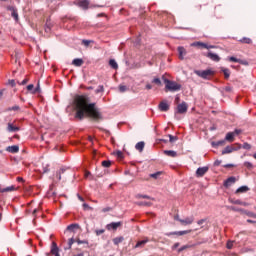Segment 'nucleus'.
<instances>
[{
  "label": "nucleus",
  "mask_w": 256,
  "mask_h": 256,
  "mask_svg": "<svg viewBox=\"0 0 256 256\" xmlns=\"http://www.w3.org/2000/svg\"><path fill=\"white\" fill-rule=\"evenodd\" d=\"M34 87L35 86L33 84H30L27 86V89H28V91H33Z\"/></svg>",
  "instance_id": "nucleus-58"
},
{
  "label": "nucleus",
  "mask_w": 256,
  "mask_h": 256,
  "mask_svg": "<svg viewBox=\"0 0 256 256\" xmlns=\"http://www.w3.org/2000/svg\"><path fill=\"white\" fill-rule=\"evenodd\" d=\"M206 57H208V59H211V61H215L216 63H219L221 61V57L213 52H208L206 54Z\"/></svg>",
  "instance_id": "nucleus-5"
},
{
  "label": "nucleus",
  "mask_w": 256,
  "mask_h": 256,
  "mask_svg": "<svg viewBox=\"0 0 256 256\" xmlns=\"http://www.w3.org/2000/svg\"><path fill=\"white\" fill-rule=\"evenodd\" d=\"M236 182L237 178L231 176L224 181V187H226V189H229V187H231V185H235Z\"/></svg>",
  "instance_id": "nucleus-4"
},
{
  "label": "nucleus",
  "mask_w": 256,
  "mask_h": 256,
  "mask_svg": "<svg viewBox=\"0 0 256 256\" xmlns=\"http://www.w3.org/2000/svg\"><path fill=\"white\" fill-rule=\"evenodd\" d=\"M179 59L183 61L185 59V55H187V50L183 46L178 47Z\"/></svg>",
  "instance_id": "nucleus-12"
},
{
  "label": "nucleus",
  "mask_w": 256,
  "mask_h": 256,
  "mask_svg": "<svg viewBox=\"0 0 256 256\" xmlns=\"http://www.w3.org/2000/svg\"><path fill=\"white\" fill-rule=\"evenodd\" d=\"M121 225H122L121 222H112L107 225V229H108V231H111V229L113 231H117V229H119V227H121Z\"/></svg>",
  "instance_id": "nucleus-9"
},
{
  "label": "nucleus",
  "mask_w": 256,
  "mask_h": 256,
  "mask_svg": "<svg viewBox=\"0 0 256 256\" xmlns=\"http://www.w3.org/2000/svg\"><path fill=\"white\" fill-rule=\"evenodd\" d=\"M6 151H8V153H19V146L17 145L8 146L6 148Z\"/></svg>",
  "instance_id": "nucleus-18"
},
{
  "label": "nucleus",
  "mask_w": 256,
  "mask_h": 256,
  "mask_svg": "<svg viewBox=\"0 0 256 256\" xmlns=\"http://www.w3.org/2000/svg\"><path fill=\"white\" fill-rule=\"evenodd\" d=\"M246 215H248V217H256L253 212H246Z\"/></svg>",
  "instance_id": "nucleus-60"
},
{
  "label": "nucleus",
  "mask_w": 256,
  "mask_h": 256,
  "mask_svg": "<svg viewBox=\"0 0 256 256\" xmlns=\"http://www.w3.org/2000/svg\"><path fill=\"white\" fill-rule=\"evenodd\" d=\"M107 211H111V207L103 208L104 213H107Z\"/></svg>",
  "instance_id": "nucleus-64"
},
{
  "label": "nucleus",
  "mask_w": 256,
  "mask_h": 256,
  "mask_svg": "<svg viewBox=\"0 0 256 256\" xmlns=\"http://www.w3.org/2000/svg\"><path fill=\"white\" fill-rule=\"evenodd\" d=\"M206 49H217L215 45H207Z\"/></svg>",
  "instance_id": "nucleus-62"
},
{
  "label": "nucleus",
  "mask_w": 256,
  "mask_h": 256,
  "mask_svg": "<svg viewBox=\"0 0 256 256\" xmlns=\"http://www.w3.org/2000/svg\"><path fill=\"white\" fill-rule=\"evenodd\" d=\"M160 111L167 112L169 111V104L166 101H162L159 104Z\"/></svg>",
  "instance_id": "nucleus-15"
},
{
  "label": "nucleus",
  "mask_w": 256,
  "mask_h": 256,
  "mask_svg": "<svg viewBox=\"0 0 256 256\" xmlns=\"http://www.w3.org/2000/svg\"><path fill=\"white\" fill-rule=\"evenodd\" d=\"M232 133H234V137H235L236 135H241V133H243V130L235 129Z\"/></svg>",
  "instance_id": "nucleus-47"
},
{
  "label": "nucleus",
  "mask_w": 256,
  "mask_h": 256,
  "mask_svg": "<svg viewBox=\"0 0 256 256\" xmlns=\"http://www.w3.org/2000/svg\"><path fill=\"white\" fill-rule=\"evenodd\" d=\"M192 230H184V231H176V232H169L166 233L167 237H171V235H178L179 237L183 235H188V233H191Z\"/></svg>",
  "instance_id": "nucleus-6"
},
{
  "label": "nucleus",
  "mask_w": 256,
  "mask_h": 256,
  "mask_svg": "<svg viewBox=\"0 0 256 256\" xmlns=\"http://www.w3.org/2000/svg\"><path fill=\"white\" fill-rule=\"evenodd\" d=\"M240 43H245L246 45H251V43H253V40H251V38L244 37V38L240 39Z\"/></svg>",
  "instance_id": "nucleus-31"
},
{
  "label": "nucleus",
  "mask_w": 256,
  "mask_h": 256,
  "mask_svg": "<svg viewBox=\"0 0 256 256\" xmlns=\"http://www.w3.org/2000/svg\"><path fill=\"white\" fill-rule=\"evenodd\" d=\"M73 243H75V239L70 238V239L68 240V247L65 248V249H71V247H73Z\"/></svg>",
  "instance_id": "nucleus-40"
},
{
  "label": "nucleus",
  "mask_w": 256,
  "mask_h": 256,
  "mask_svg": "<svg viewBox=\"0 0 256 256\" xmlns=\"http://www.w3.org/2000/svg\"><path fill=\"white\" fill-rule=\"evenodd\" d=\"M67 169L68 168L62 167L56 172V179H58V181H61L62 175H65V173H67Z\"/></svg>",
  "instance_id": "nucleus-13"
},
{
  "label": "nucleus",
  "mask_w": 256,
  "mask_h": 256,
  "mask_svg": "<svg viewBox=\"0 0 256 256\" xmlns=\"http://www.w3.org/2000/svg\"><path fill=\"white\" fill-rule=\"evenodd\" d=\"M83 208H84V209H92V208H91L88 204H86V203L83 204Z\"/></svg>",
  "instance_id": "nucleus-63"
},
{
  "label": "nucleus",
  "mask_w": 256,
  "mask_h": 256,
  "mask_svg": "<svg viewBox=\"0 0 256 256\" xmlns=\"http://www.w3.org/2000/svg\"><path fill=\"white\" fill-rule=\"evenodd\" d=\"M164 83L166 93H168V91H170L171 93H175V91H181V84L175 81L164 78Z\"/></svg>",
  "instance_id": "nucleus-2"
},
{
  "label": "nucleus",
  "mask_w": 256,
  "mask_h": 256,
  "mask_svg": "<svg viewBox=\"0 0 256 256\" xmlns=\"http://www.w3.org/2000/svg\"><path fill=\"white\" fill-rule=\"evenodd\" d=\"M225 141H228L229 143H233V141H235V133L228 132L225 136Z\"/></svg>",
  "instance_id": "nucleus-17"
},
{
  "label": "nucleus",
  "mask_w": 256,
  "mask_h": 256,
  "mask_svg": "<svg viewBox=\"0 0 256 256\" xmlns=\"http://www.w3.org/2000/svg\"><path fill=\"white\" fill-rule=\"evenodd\" d=\"M116 156L118 157V159H123V152H121V151H117L116 152Z\"/></svg>",
  "instance_id": "nucleus-53"
},
{
  "label": "nucleus",
  "mask_w": 256,
  "mask_h": 256,
  "mask_svg": "<svg viewBox=\"0 0 256 256\" xmlns=\"http://www.w3.org/2000/svg\"><path fill=\"white\" fill-rule=\"evenodd\" d=\"M193 221H195V218L192 217H187L185 219L180 220L181 225H191L193 224Z\"/></svg>",
  "instance_id": "nucleus-14"
},
{
  "label": "nucleus",
  "mask_w": 256,
  "mask_h": 256,
  "mask_svg": "<svg viewBox=\"0 0 256 256\" xmlns=\"http://www.w3.org/2000/svg\"><path fill=\"white\" fill-rule=\"evenodd\" d=\"M135 149L137 151H139L140 153L143 152V149H145V142L141 141V142H138L136 145H135Z\"/></svg>",
  "instance_id": "nucleus-21"
},
{
  "label": "nucleus",
  "mask_w": 256,
  "mask_h": 256,
  "mask_svg": "<svg viewBox=\"0 0 256 256\" xmlns=\"http://www.w3.org/2000/svg\"><path fill=\"white\" fill-rule=\"evenodd\" d=\"M227 249H233V241L227 242Z\"/></svg>",
  "instance_id": "nucleus-55"
},
{
  "label": "nucleus",
  "mask_w": 256,
  "mask_h": 256,
  "mask_svg": "<svg viewBox=\"0 0 256 256\" xmlns=\"http://www.w3.org/2000/svg\"><path fill=\"white\" fill-rule=\"evenodd\" d=\"M19 85H27V83H29V79L25 78L22 82H17Z\"/></svg>",
  "instance_id": "nucleus-50"
},
{
  "label": "nucleus",
  "mask_w": 256,
  "mask_h": 256,
  "mask_svg": "<svg viewBox=\"0 0 256 256\" xmlns=\"http://www.w3.org/2000/svg\"><path fill=\"white\" fill-rule=\"evenodd\" d=\"M95 233H96L97 236L103 235V233H105V229L96 230Z\"/></svg>",
  "instance_id": "nucleus-49"
},
{
  "label": "nucleus",
  "mask_w": 256,
  "mask_h": 256,
  "mask_svg": "<svg viewBox=\"0 0 256 256\" xmlns=\"http://www.w3.org/2000/svg\"><path fill=\"white\" fill-rule=\"evenodd\" d=\"M207 171H209V167L207 166L198 168L196 170V177H203Z\"/></svg>",
  "instance_id": "nucleus-7"
},
{
  "label": "nucleus",
  "mask_w": 256,
  "mask_h": 256,
  "mask_svg": "<svg viewBox=\"0 0 256 256\" xmlns=\"http://www.w3.org/2000/svg\"><path fill=\"white\" fill-rule=\"evenodd\" d=\"M83 63V59L81 58H76L72 61V65H74V67H81Z\"/></svg>",
  "instance_id": "nucleus-20"
},
{
  "label": "nucleus",
  "mask_w": 256,
  "mask_h": 256,
  "mask_svg": "<svg viewBox=\"0 0 256 256\" xmlns=\"http://www.w3.org/2000/svg\"><path fill=\"white\" fill-rule=\"evenodd\" d=\"M19 109H20V107L18 105H15V106L9 108L8 110L9 111H19Z\"/></svg>",
  "instance_id": "nucleus-52"
},
{
  "label": "nucleus",
  "mask_w": 256,
  "mask_h": 256,
  "mask_svg": "<svg viewBox=\"0 0 256 256\" xmlns=\"http://www.w3.org/2000/svg\"><path fill=\"white\" fill-rule=\"evenodd\" d=\"M242 149H246V151H251V144L245 142V143L242 145Z\"/></svg>",
  "instance_id": "nucleus-39"
},
{
  "label": "nucleus",
  "mask_w": 256,
  "mask_h": 256,
  "mask_svg": "<svg viewBox=\"0 0 256 256\" xmlns=\"http://www.w3.org/2000/svg\"><path fill=\"white\" fill-rule=\"evenodd\" d=\"M51 253H52V255L60 256L59 255V247H57V243H55V242L52 243Z\"/></svg>",
  "instance_id": "nucleus-19"
},
{
  "label": "nucleus",
  "mask_w": 256,
  "mask_h": 256,
  "mask_svg": "<svg viewBox=\"0 0 256 256\" xmlns=\"http://www.w3.org/2000/svg\"><path fill=\"white\" fill-rule=\"evenodd\" d=\"M164 155H167V157H177V152L174 150H164Z\"/></svg>",
  "instance_id": "nucleus-24"
},
{
  "label": "nucleus",
  "mask_w": 256,
  "mask_h": 256,
  "mask_svg": "<svg viewBox=\"0 0 256 256\" xmlns=\"http://www.w3.org/2000/svg\"><path fill=\"white\" fill-rule=\"evenodd\" d=\"M161 174L162 172H156V173L150 174V177L152 179H159V177H161Z\"/></svg>",
  "instance_id": "nucleus-38"
},
{
  "label": "nucleus",
  "mask_w": 256,
  "mask_h": 256,
  "mask_svg": "<svg viewBox=\"0 0 256 256\" xmlns=\"http://www.w3.org/2000/svg\"><path fill=\"white\" fill-rule=\"evenodd\" d=\"M236 151H239V149H241L243 147V145L239 144V143H236Z\"/></svg>",
  "instance_id": "nucleus-59"
},
{
  "label": "nucleus",
  "mask_w": 256,
  "mask_h": 256,
  "mask_svg": "<svg viewBox=\"0 0 256 256\" xmlns=\"http://www.w3.org/2000/svg\"><path fill=\"white\" fill-rule=\"evenodd\" d=\"M119 91H120V93H125V91H127V86H125V85H120V86H119Z\"/></svg>",
  "instance_id": "nucleus-45"
},
{
  "label": "nucleus",
  "mask_w": 256,
  "mask_h": 256,
  "mask_svg": "<svg viewBox=\"0 0 256 256\" xmlns=\"http://www.w3.org/2000/svg\"><path fill=\"white\" fill-rule=\"evenodd\" d=\"M79 224H70L69 226H67L66 230L67 231H75V229H79Z\"/></svg>",
  "instance_id": "nucleus-30"
},
{
  "label": "nucleus",
  "mask_w": 256,
  "mask_h": 256,
  "mask_svg": "<svg viewBox=\"0 0 256 256\" xmlns=\"http://www.w3.org/2000/svg\"><path fill=\"white\" fill-rule=\"evenodd\" d=\"M244 167H246V169H253V163H251V162H244Z\"/></svg>",
  "instance_id": "nucleus-43"
},
{
  "label": "nucleus",
  "mask_w": 256,
  "mask_h": 256,
  "mask_svg": "<svg viewBox=\"0 0 256 256\" xmlns=\"http://www.w3.org/2000/svg\"><path fill=\"white\" fill-rule=\"evenodd\" d=\"M7 129L10 133H15V132L19 131V127L13 126V124H11V123H8Z\"/></svg>",
  "instance_id": "nucleus-25"
},
{
  "label": "nucleus",
  "mask_w": 256,
  "mask_h": 256,
  "mask_svg": "<svg viewBox=\"0 0 256 256\" xmlns=\"http://www.w3.org/2000/svg\"><path fill=\"white\" fill-rule=\"evenodd\" d=\"M74 106L76 109L75 118L83 121L86 117H90L94 121H103V114L95 107V103L89 104V99L83 95H77L74 98Z\"/></svg>",
  "instance_id": "nucleus-1"
},
{
  "label": "nucleus",
  "mask_w": 256,
  "mask_h": 256,
  "mask_svg": "<svg viewBox=\"0 0 256 256\" xmlns=\"http://www.w3.org/2000/svg\"><path fill=\"white\" fill-rule=\"evenodd\" d=\"M11 191H15V186H8L6 188L0 189L1 193H11Z\"/></svg>",
  "instance_id": "nucleus-27"
},
{
  "label": "nucleus",
  "mask_w": 256,
  "mask_h": 256,
  "mask_svg": "<svg viewBox=\"0 0 256 256\" xmlns=\"http://www.w3.org/2000/svg\"><path fill=\"white\" fill-rule=\"evenodd\" d=\"M82 43L85 45V47H89V45H91V43H93L92 40H82Z\"/></svg>",
  "instance_id": "nucleus-46"
},
{
  "label": "nucleus",
  "mask_w": 256,
  "mask_h": 256,
  "mask_svg": "<svg viewBox=\"0 0 256 256\" xmlns=\"http://www.w3.org/2000/svg\"><path fill=\"white\" fill-rule=\"evenodd\" d=\"M230 203H232V205H241L242 201L241 200H233V199H229Z\"/></svg>",
  "instance_id": "nucleus-41"
},
{
  "label": "nucleus",
  "mask_w": 256,
  "mask_h": 256,
  "mask_svg": "<svg viewBox=\"0 0 256 256\" xmlns=\"http://www.w3.org/2000/svg\"><path fill=\"white\" fill-rule=\"evenodd\" d=\"M152 83H155L156 85H161V79L159 78H154Z\"/></svg>",
  "instance_id": "nucleus-51"
},
{
  "label": "nucleus",
  "mask_w": 256,
  "mask_h": 256,
  "mask_svg": "<svg viewBox=\"0 0 256 256\" xmlns=\"http://www.w3.org/2000/svg\"><path fill=\"white\" fill-rule=\"evenodd\" d=\"M139 207H151L153 205L151 202H137Z\"/></svg>",
  "instance_id": "nucleus-33"
},
{
  "label": "nucleus",
  "mask_w": 256,
  "mask_h": 256,
  "mask_svg": "<svg viewBox=\"0 0 256 256\" xmlns=\"http://www.w3.org/2000/svg\"><path fill=\"white\" fill-rule=\"evenodd\" d=\"M191 47H201L202 49H206L207 44L204 42H193Z\"/></svg>",
  "instance_id": "nucleus-22"
},
{
  "label": "nucleus",
  "mask_w": 256,
  "mask_h": 256,
  "mask_svg": "<svg viewBox=\"0 0 256 256\" xmlns=\"http://www.w3.org/2000/svg\"><path fill=\"white\" fill-rule=\"evenodd\" d=\"M247 191H249L247 186H241L236 190L235 194L239 195V193H247Z\"/></svg>",
  "instance_id": "nucleus-23"
},
{
  "label": "nucleus",
  "mask_w": 256,
  "mask_h": 256,
  "mask_svg": "<svg viewBox=\"0 0 256 256\" xmlns=\"http://www.w3.org/2000/svg\"><path fill=\"white\" fill-rule=\"evenodd\" d=\"M233 151H237V149H235L233 146H226L225 149L222 150V155L233 153Z\"/></svg>",
  "instance_id": "nucleus-16"
},
{
  "label": "nucleus",
  "mask_w": 256,
  "mask_h": 256,
  "mask_svg": "<svg viewBox=\"0 0 256 256\" xmlns=\"http://www.w3.org/2000/svg\"><path fill=\"white\" fill-rule=\"evenodd\" d=\"M17 10V8H15V6H7V11H11V13H12V11H16Z\"/></svg>",
  "instance_id": "nucleus-56"
},
{
  "label": "nucleus",
  "mask_w": 256,
  "mask_h": 256,
  "mask_svg": "<svg viewBox=\"0 0 256 256\" xmlns=\"http://www.w3.org/2000/svg\"><path fill=\"white\" fill-rule=\"evenodd\" d=\"M225 145V140H220L217 142H212V147H223Z\"/></svg>",
  "instance_id": "nucleus-29"
},
{
  "label": "nucleus",
  "mask_w": 256,
  "mask_h": 256,
  "mask_svg": "<svg viewBox=\"0 0 256 256\" xmlns=\"http://www.w3.org/2000/svg\"><path fill=\"white\" fill-rule=\"evenodd\" d=\"M102 167H106V168L111 167V161L110 160L102 161Z\"/></svg>",
  "instance_id": "nucleus-37"
},
{
  "label": "nucleus",
  "mask_w": 256,
  "mask_h": 256,
  "mask_svg": "<svg viewBox=\"0 0 256 256\" xmlns=\"http://www.w3.org/2000/svg\"><path fill=\"white\" fill-rule=\"evenodd\" d=\"M221 71L224 74L225 79H229V77H231V71L229 68H221Z\"/></svg>",
  "instance_id": "nucleus-26"
},
{
  "label": "nucleus",
  "mask_w": 256,
  "mask_h": 256,
  "mask_svg": "<svg viewBox=\"0 0 256 256\" xmlns=\"http://www.w3.org/2000/svg\"><path fill=\"white\" fill-rule=\"evenodd\" d=\"M11 16L15 21H19V13L17 12V9L11 12Z\"/></svg>",
  "instance_id": "nucleus-36"
},
{
  "label": "nucleus",
  "mask_w": 256,
  "mask_h": 256,
  "mask_svg": "<svg viewBox=\"0 0 256 256\" xmlns=\"http://www.w3.org/2000/svg\"><path fill=\"white\" fill-rule=\"evenodd\" d=\"M198 77H201L202 79H209V77H212L213 70H198L195 72Z\"/></svg>",
  "instance_id": "nucleus-3"
},
{
  "label": "nucleus",
  "mask_w": 256,
  "mask_h": 256,
  "mask_svg": "<svg viewBox=\"0 0 256 256\" xmlns=\"http://www.w3.org/2000/svg\"><path fill=\"white\" fill-rule=\"evenodd\" d=\"M170 143H175L177 141V136H173L171 134L168 135Z\"/></svg>",
  "instance_id": "nucleus-42"
},
{
  "label": "nucleus",
  "mask_w": 256,
  "mask_h": 256,
  "mask_svg": "<svg viewBox=\"0 0 256 256\" xmlns=\"http://www.w3.org/2000/svg\"><path fill=\"white\" fill-rule=\"evenodd\" d=\"M230 211H235L237 213H245V210L244 209H241V208H237L235 206H230L229 207Z\"/></svg>",
  "instance_id": "nucleus-32"
},
{
  "label": "nucleus",
  "mask_w": 256,
  "mask_h": 256,
  "mask_svg": "<svg viewBox=\"0 0 256 256\" xmlns=\"http://www.w3.org/2000/svg\"><path fill=\"white\" fill-rule=\"evenodd\" d=\"M187 109H188L187 103L182 102L177 106V113H180V114L187 113Z\"/></svg>",
  "instance_id": "nucleus-10"
},
{
  "label": "nucleus",
  "mask_w": 256,
  "mask_h": 256,
  "mask_svg": "<svg viewBox=\"0 0 256 256\" xmlns=\"http://www.w3.org/2000/svg\"><path fill=\"white\" fill-rule=\"evenodd\" d=\"M239 60H240V59H238V58H236V57H233V56H231V57L228 58V61H231L232 63H239Z\"/></svg>",
  "instance_id": "nucleus-44"
},
{
  "label": "nucleus",
  "mask_w": 256,
  "mask_h": 256,
  "mask_svg": "<svg viewBox=\"0 0 256 256\" xmlns=\"http://www.w3.org/2000/svg\"><path fill=\"white\" fill-rule=\"evenodd\" d=\"M185 249H189V246H182L180 249H178V253H181V251H185Z\"/></svg>",
  "instance_id": "nucleus-57"
},
{
  "label": "nucleus",
  "mask_w": 256,
  "mask_h": 256,
  "mask_svg": "<svg viewBox=\"0 0 256 256\" xmlns=\"http://www.w3.org/2000/svg\"><path fill=\"white\" fill-rule=\"evenodd\" d=\"M147 243H149V238H145L144 240L138 241L134 246V249H143V247H145Z\"/></svg>",
  "instance_id": "nucleus-11"
},
{
  "label": "nucleus",
  "mask_w": 256,
  "mask_h": 256,
  "mask_svg": "<svg viewBox=\"0 0 256 256\" xmlns=\"http://www.w3.org/2000/svg\"><path fill=\"white\" fill-rule=\"evenodd\" d=\"M8 83L11 87H15V80H9Z\"/></svg>",
  "instance_id": "nucleus-61"
},
{
  "label": "nucleus",
  "mask_w": 256,
  "mask_h": 256,
  "mask_svg": "<svg viewBox=\"0 0 256 256\" xmlns=\"http://www.w3.org/2000/svg\"><path fill=\"white\" fill-rule=\"evenodd\" d=\"M123 237H116L113 239L114 245H119V243H123Z\"/></svg>",
  "instance_id": "nucleus-35"
},
{
  "label": "nucleus",
  "mask_w": 256,
  "mask_h": 256,
  "mask_svg": "<svg viewBox=\"0 0 256 256\" xmlns=\"http://www.w3.org/2000/svg\"><path fill=\"white\" fill-rule=\"evenodd\" d=\"M78 7H81V9H84V11H87L89 9V0H80L77 2Z\"/></svg>",
  "instance_id": "nucleus-8"
},
{
  "label": "nucleus",
  "mask_w": 256,
  "mask_h": 256,
  "mask_svg": "<svg viewBox=\"0 0 256 256\" xmlns=\"http://www.w3.org/2000/svg\"><path fill=\"white\" fill-rule=\"evenodd\" d=\"M136 199H151L153 201V198H151V196L142 194H137Z\"/></svg>",
  "instance_id": "nucleus-34"
},
{
  "label": "nucleus",
  "mask_w": 256,
  "mask_h": 256,
  "mask_svg": "<svg viewBox=\"0 0 256 256\" xmlns=\"http://www.w3.org/2000/svg\"><path fill=\"white\" fill-rule=\"evenodd\" d=\"M240 65H245L246 67L249 66V62L247 60H239Z\"/></svg>",
  "instance_id": "nucleus-48"
},
{
  "label": "nucleus",
  "mask_w": 256,
  "mask_h": 256,
  "mask_svg": "<svg viewBox=\"0 0 256 256\" xmlns=\"http://www.w3.org/2000/svg\"><path fill=\"white\" fill-rule=\"evenodd\" d=\"M109 65L112 69H119V65L117 64V61H115V59H110Z\"/></svg>",
  "instance_id": "nucleus-28"
},
{
  "label": "nucleus",
  "mask_w": 256,
  "mask_h": 256,
  "mask_svg": "<svg viewBox=\"0 0 256 256\" xmlns=\"http://www.w3.org/2000/svg\"><path fill=\"white\" fill-rule=\"evenodd\" d=\"M78 245H87V241L86 240H77Z\"/></svg>",
  "instance_id": "nucleus-54"
}]
</instances>
